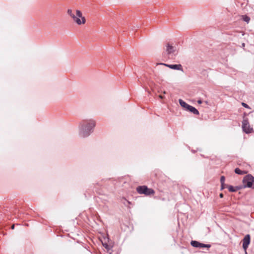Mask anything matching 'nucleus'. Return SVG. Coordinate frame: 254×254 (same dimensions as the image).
I'll return each mask as SVG.
<instances>
[{"instance_id":"14","label":"nucleus","mask_w":254,"mask_h":254,"mask_svg":"<svg viewBox=\"0 0 254 254\" xmlns=\"http://www.w3.org/2000/svg\"><path fill=\"white\" fill-rule=\"evenodd\" d=\"M235 173L238 175H243L247 173L246 171H242L241 169H240L239 168H236L235 169Z\"/></svg>"},{"instance_id":"17","label":"nucleus","mask_w":254,"mask_h":254,"mask_svg":"<svg viewBox=\"0 0 254 254\" xmlns=\"http://www.w3.org/2000/svg\"><path fill=\"white\" fill-rule=\"evenodd\" d=\"M103 246L108 250L110 249V246L108 245L107 243H103Z\"/></svg>"},{"instance_id":"12","label":"nucleus","mask_w":254,"mask_h":254,"mask_svg":"<svg viewBox=\"0 0 254 254\" xmlns=\"http://www.w3.org/2000/svg\"><path fill=\"white\" fill-rule=\"evenodd\" d=\"M179 102L181 106L187 110L189 105L181 99H179Z\"/></svg>"},{"instance_id":"4","label":"nucleus","mask_w":254,"mask_h":254,"mask_svg":"<svg viewBox=\"0 0 254 254\" xmlns=\"http://www.w3.org/2000/svg\"><path fill=\"white\" fill-rule=\"evenodd\" d=\"M136 191L139 194H143L149 195L154 193V191L152 189H149L146 186H138L136 188Z\"/></svg>"},{"instance_id":"1","label":"nucleus","mask_w":254,"mask_h":254,"mask_svg":"<svg viewBox=\"0 0 254 254\" xmlns=\"http://www.w3.org/2000/svg\"><path fill=\"white\" fill-rule=\"evenodd\" d=\"M96 122L92 119L82 121L79 125V134L81 137H86L93 132Z\"/></svg>"},{"instance_id":"21","label":"nucleus","mask_w":254,"mask_h":254,"mask_svg":"<svg viewBox=\"0 0 254 254\" xmlns=\"http://www.w3.org/2000/svg\"><path fill=\"white\" fill-rule=\"evenodd\" d=\"M219 196L220 198H223L224 197V195L223 193H221L220 194H219Z\"/></svg>"},{"instance_id":"23","label":"nucleus","mask_w":254,"mask_h":254,"mask_svg":"<svg viewBox=\"0 0 254 254\" xmlns=\"http://www.w3.org/2000/svg\"><path fill=\"white\" fill-rule=\"evenodd\" d=\"M163 93H164V94H166V92L164 91L163 92Z\"/></svg>"},{"instance_id":"9","label":"nucleus","mask_w":254,"mask_h":254,"mask_svg":"<svg viewBox=\"0 0 254 254\" xmlns=\"http://www.w3.org/2000/svg\"><path fill=\"white\" fill-rule=\"evenodd\" d=\"M159 64L164 65L167 66L172 69L181 70V71H183V69L182 66L180 64H166L160 63Z\"/></svg>"},{"instance_id":"11","label":"nucleus","mask_w":254,"mask_h":254,"mask_svg":"<svg viewBox=\"0 0 254 254\" xmlns=\"http://www.w3.org/2000/svg\"><path fill=\"white\" fill-rule=\"evenodd\" d=\"M186 111H189L195 115H198L199 114L198 111L195 108L190 105Z\"/></svg>"},{"instance_id":"6","label":"nucleus","mask_w":254,"mask_h":254,"mask_svg":"<svg viewBox=\"0 0 254 254\" xmlns=\"http://www.w3.org/2000/svg\"><path fill=\"white\" fill-rule=\"evenodd\" d=\"M242 128L243 131L247 134L250 133L253 131V128L251 127L247 118L244 119L243 121Z\"/></svg>"},{"instance_id":"22","label":"nucleus","mask_w":254,"mask_h":254,"mask_svg":"<svg viewBox=\"0 0 254 254\" xmlns=\"http://www.w3.org/2000/svg\"><path fill=\"white\" fill-rule=\"evenodd\" d=\"M11 229H14V225H12L11 227Z\"/></svg>"},{"instance_id":"2","label":"nucleus","mask_w":254,"mask_h":254,"mask_svg":"<svg viewBox=\"0 0 254 254\" xmlns=\"http://www.w3.org/2000/svg\"><path fill=\"white\" fill-rule=\"evenodd\" d=\"M67 14L72 18L73 21L78 25L85 24L86 19L85 17L82 16V13L79 10H76V15L72 12V10L68 9L67 11Z\"/></svg>"},{"instance_id":"5","label":"nucleus","mask_w":254,"mask_h":254,"mask_svg":"<svg viewBox=\"0 0 254 254\" xmlns=\"http://www.w3.org/2000/svg\"><path fill=\"white\" fill-rule=\"evenodd\" d=\"M165 47L166 49L164 54H166L168 56H175L177 54L176 47L173 46L169 43L166 44Z\"/></svg>"},{"instance_id":"16","label":"nucleus","mask_w":254,"mask_h":254,"mask_svg":"<svg viewBox=\"0 0 254 254\" xmlns=\"http://www.w3.org/2000/svg\"><path fill=\"white\" fill-rule=\"evenodd\" d=\"M225 177L224 176H222L220 178V183L221 184L225 183Z\"/></svg>"},{"instance_id":"7","label":"nucleus","mask_w":254,"mask_h":254,"mask_svg":"<svg viewBox=\"0 0 254 254\" xmlns=\"http://www.w3.org/2000/svg\"><path fill=\"white\" fill-rule=\"evenodd\" d=\"M190 244L192 247H195V248H209L211 247V245L209 244H205L201 243L196 241H191L190 242Z\"/></svg>"},{"instance_id":"18","label":"nucleus","mask_w":254,"mask_h":254,"mask_svg":"<svg viewBox=\"0 0 254 254\" xmlns=\"http://www.w3.org/2000/svg\"><path fill=\"white\" fill-rule=\"evenodd\" d=\"M242 105L245 108H248V109H250V106L247 104H246L245 103H242Z\"/></svg>"},{"instance_id":"8","label":"nucleus","mask_w":254,"mask_h":254,"mask_svg":"<svg viewBox=\"0 0 254 254\" xmlns=\"http://www.w3.org/2000/svg\"><path fill=\"white\" fill-rule=\"evenodd\" d=\"M243 248L246 251L251 242V237L249 234L246 235L242 240Z\"/></svg>"},{"instance_id":"13","label":"nucleus","mask_w":254,"mask_h":254,"mask_svg":"<svg viewBox=\"0 0 254 254\" xmlns=\"http://www.w3.org/2000/svg\"><path fill=\"white\" fill-rule=\"evenodd\" d=\"M241 19L247 23H249L250 21L251 18L247 15H243L241 16Z\"/></svg>"},{"instance_id":"19","label":"nucleus","mask_w":254,"mask_h":254,"mask_svg":"<svg viewBox=\"0 0 254 254\" xmlns=\"http://www.w3.org/2000/svg\"><path fill=\"white\" fill-rule=\"evenodd\" d=\"M159 97L160 99H164V96H163V95H160L159 96Z\"/></svg>"},{"instance_id":"20","label":"nucleus","mask_w":254,"mask_h":254,"mask_svg":"<svg viewBox=\"0 0 254 254\" xmlns=\"http://www.w3.org/2000/svg\"><path fill=\"white\" fill-rule=\"evenodd\" d=\"M197 103L199 104H201L202 103V101L201 100H198L197 101Z\"/></svg>"},{"instance_id":"15","label":"nucleus","mask_w":254,"mask_h":254,"mask_svg":"<svg viewBox=\"0 0 254 254\" xmlns=\"http://www.w3.org/2000/svg\"><path fill=\"white\" fill-rule=\"evenodd\" d=\"M228 185H226L225 184V183L224 184H221V190H224L225 188H228Z\"/></svg>"},{"instance_id":"10","label":"nucleus","mask_w":254,"mask_h":254,"mask_svg":"<svg viewBox=\"0 0 254 254\" xmlns=\"http://www.w3.org/2000/svg\"><path fill=\"white\" fill-rule=\"evenodd\" d=\"M227 186H228V189L229 191L230 192H236L237 190H239L242 189H244L242 185L237 186L235 187L232 186H231V185Z\"/></svg>"},{"instance_id":"3","label":"nucleus","mask_w":254,"mask_h":254,"mask_svg":"<svg viewBox=\"0 0 254 254\" xmlns=\"http://www.w3.org/2000/svg\"><path fill=\"white\" fill-rule=\"evenodd\" d=\"M243 187L254 189V177L251 174L245 176L243 179Z\"/></svg>"}]
</instances>
